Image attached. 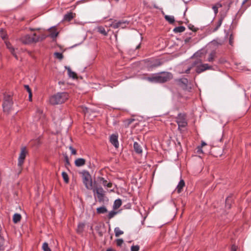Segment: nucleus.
Masks as SVG:
<instances>
[{
    "instance_id": "nucleus-6",
    "label": "nucleus",
    "mask_w": 251,
    "mask_h": 251,
    "mask_svg": "<svg viewBox=\"0 0 251 251\" xmlns=\"http://www.w3.org/2000/svg\"><path fill=\"white\" fill-rule=\"evenodd\" d=\"M12 105L13 102L10 96H5L2 104L4 112L9 113L11 110Z\"/></svg>"
},
{
    "instance_id": "nucleus-8",
    "label": "nucleus",
    "mask_w": 251,
    "mask_h": 251,
    "mask_svg": "<svg viewBox=\"0 0 251 251\" xmlns=\"http://www.w3.org/2000/svg\"><path fill=\"white\" fill-rule=\"evenodd\" d=\"M5 43L7 48L9 50L11 53L17 60H18L19 57L18 56V54L20 52V50L17 48L15 49L9 42L5 41Z\"/></svg>"
},
{
    "instance_id": "nucleus-35",
    "label": "nucleus",
    "mask_w": 251,
    "mask_h": 251,
    "mask_svg": "<svg viewBox=\"0 0 251 251\" xmlns=\"http://www.w3.org/2000/svg\"><path fill=\"white\" fill-rule=\"evenodd\" d=\"M54 55L55 56V57L56 58L59 59V60H61L63 57L62 54L61 53L58 52H54Z\"/></svg>"
},
{
    "instance_id": "nucleus-45",
    "label": "nucleus",
    "mask_w": 251,
    "mask_h": 251,
    "mask_svg": "<svg viewBox=\"0 0 251 251\" xmlns=\"http://www.w3.org/2000/svg\"><path fill=\"white\" fill-rule=\"evenodd\" d=\"M4 238L0 235V247L3 245Z\"/></svg>"
},
{
    "instance_id": "nucleus-28",
    "label": "nucleus",
    "mask_w": 251,
    "mask_h": 251,
    "mask_svg": "<svg viewBox=\"0 0 251 251\" xmlns=\"http://www.w3.org/2000/svg\"><path fill=\"white\" fill-rule=\"evenodd\" d=\"M114 232L115 234L116 237H119L120 235L123 234L124 233V232L120 230V228L119 227H116L114 229Z\"/></svg>"
},
{
    "instance_id": "nucleus-49",
    "label": "nucleus",
    "mask_w": 251,
    "mask_h": 251,
    "mask_svg": "<svg viewBox=\"0 0 251 251\" xmlns=\"http://www.w3.org/2000/svg\"><path fill=\"white\" fill-rule=\"evenodd\" d=\"M236 251V246L234 245H233L231 248V251Z\"/></svg>"
},
{
    "instance_id": "nucleus-43",
    "label": "nucleus",
    "mask_w": 251,
    "mask_h": 251,
    "mask_svg": "<svg viewBox=\"0 0 251 251\" xmlns=\"http://www.w3.org/2000/svg\"><path fill=\"white\" fill-rule=\"evenodd\" d=\"M69 149L71 151V153L72 154H75L76 153L75 150L74 149L72 146L69 147Z\"/></svg>"
},
{
    "instance_id": "nucleus-29",
    "label": "nucleus",
    "mask_w": 251,
    "mask_h": 251,
    "mask_svg": "<svg viewBox=\"0 0 251 251\" xmlns=\"http://www.w3.org/2000/svg\"><path fill=\"white\" fill-rule=\"evenodd\" d=\"M122 205V201L120 199H117L115 201L113 207L115 208H118Z\"/></svg>"
},
{
    "instance_id": "nucleus-53",
    "label": "nucleus",
    "mask_w": 251,
    "mask_h": 251,
    "mask_svg": "<svg viewBox=\"0 0 251 251\" xmlns=\"http://www.w3.org/2000/svg\"><path fill=\"white\" fill-rule=\"evenodd\" d=\"M106 251H116L115 250H113V249L109 248Z\"/></svg>"
},
{
    "instance_id": "nucleus-12",
    "label": "nucleus",
    "mask_w": 251,
    "mask_h": 251,
    "mask_svg": "<svg viewBox=\"0 0 251 251\" xmlns=\"http://www.w3.org/2000/svg\"><path fill=\"white\" fill-rule=\"evenodd\" d=\"M118 138V134H113L110 136V142L116 148H118L119 145Z\"/></svg>"
},
{
    "instance_id": "nucleus-9",
    "label": "nucleus",
    "mask_w": 251,
    "mask_h": 251,
    "mask_svg": "<svg viewBox=\"0 0 251 251\" xmlns=\"http://www.w3.org/2000/svg\"><path fill=\"white\" fill-rule=\"evenodd\" d=\"M129 25V22L126 20H121L117 22H113L111 24V26L115 28H124Z\"/></svg>"
},
{
    "instance_id": "nucleus-20",
    "label": "nucleus",
    "mask_w": 251,
    "mask_h": 251,
    "mask_svg": "<svg viewBox=\"0 0 251 251\" xmlns=\"http://www.w3.org/2000/svg\"><path fill=\"white\" fill-rule=\"evenodd\" d=\"M21 215L19 213H15L13 217V222L15 224H17L21 221Z\"/></svg>"
},
{
    "instance_id": "nucleus-18",
    "label": "nucleus",
    "mask_w": 251,
    "mask_h": 251,
    "mask_svg": "<svg viewBox=\"0 0 251 251\" xmlns=\"http://www.w3.org/2000/svg\"><path fill=\"white\" fill-rule=\"evenodd\" d=\"M85 160L83 158H77L75 160V163L76 166L81 167L85 164Z\"/></svg>"
},
{
    "instance_id": "nucleus-37",
    "label": "nucleus",
    "mask_w": 251,
    "mask_h": 251,
    "mask_svg": "<svg viewBox=\"0 0 251 251\" xmlns=\"http://www.w3.org/2000/svg\"><path fill=\"white\" fill-rule=\"evenodd\" d=\"M231 201V197H228L226 200V206L228 208L230 207V205L229 204V202Z\"/></svg>"
},
{
    "instance_id": "nucleus-56",
    "label": "nucleus",
    "mask_w": 251,
    "mask_h": 251,
    "mask_svg": "<svg viewBox=\"0 0 251 251\" xmlns=\"http://www.w3.org/2000/svg\"><path fill=\"white\" fill-rule=\"evenodd\" d=\"M113 189L110 190V191H113Z\"/></svg>"
},
{
    "instance_id": "nucleus-34",
    "label": "nucleus",
    "mask_w": 251,
    "mask_h": 251,
    "mask_svg": "<svg viewBox=\"0 0 251 251\" xmlns=\"http://www.w3.org/2000/svg\"><path fill=\"white\" fill-rule=\"evenodd\" d=\"M46 38V36L44 34H42L41 36L36 35V40H38V42L44 40Z\"/></svg>"
},
{
    "instance_id": "nucleus-36",
    "label": "nucleus",
    "mask_w": 251,
    "mask_h": 251,
    "mask_svg": "<svg viewBox=\"0 0 251 251\" xmlns=\"http://www.w3.org/2000/svg\"><path fill=\"white\" fill-rule=\"evenodd\" d=\"M215 52H212L209 55V57L207 59V61L209 62H211L214 60V58L215 56Z\"/></svg>"
},
{
    "instance_id": "nucleus-15",
    "label": "nucleus",
    "mask_w": 251,
    "mask_h": 251,
    "mask_svg": "<svg viewBox=\"0 0 251 251\" xmlns=\"http://www.w3.org/2000/svg\"><path fill=\"white\" fill-rule=\"evenodd\" d=\"M44 117V115L43 114V111L42 110H41L39 108H37L36 110L35 116L34 118V122H37L40 119L43 118Z\"/></svg>"
},
{
    "instance_id": "nucleus-39",
    "label": "nucleus",
    "mask_w": 251,
    "mask_h": 251,
    "mask_svg": "<svg viewBox=\"0 0 251 251\" xmlns=\"http://www.w3.org/2000/svg\"><path fill=\"white\" fill-rule=\"evenodd\" d=\"M117 245L118 246H121L124 243V240L122 239H117L116 240Z\"/></svg>"
},
{
    "instance_id": "nucleus-26",
    "label": "nucleus",
    "mask_w": 251,
    "mask_h": 251,
    "mask_svg": "<svg viewBox=\"0 0 251 251\" xmlns=\"http://www.w3.org/2000/svg\"><path fill=\"white\" fill-rule=\"evenodd\" d=\"M223 20V18L221 17L218 21L216 27L211 31V32L217 31L218 28L221 26Z\"/></svg>"
},
{
    "instance_id": "nucleus-38",
    "label": "nucleus",
    "mask_w": 251,
    "mask_h": 251,
    "mask_svg": "<svg viewBox=\"0 0 251 251\" xmlns=\"http://www.w3.org/2000/svg\"><path fill=\"white\" fill-rule=\"evenodd\" d=\"M117 214V212L114 211H110L108 215V217L109 219H111L113 217H114V216Z\"/></svg>"
},
{
    "instance_id": "nucleus-25",
    "label": "nucleus",
    "mask_w": 251,
    "mask_h": 251,
    "mask_svg": "<svg viewBox=\"0 0 251 251\" xmlns=\"http://www.w3.org/2000/svg\"><path fill=\"white\" fill-rule=\"evenodd\" d=\"M164 18L169 23L173 24L175 22V18L173 16L165 15Z\"/></svg>"
},
{
    "instance_id": "nucleus-41",
    "label": "nucleus",
    "mask_w": 251,
    "mask_h": 251,
    "mask_svg": "<svg viewBox=\"0 0 251 251\" xmlns=\"http://www.w3.org/2000/svg\"><path fill=\"white\" fill-rule=\"evenodd\" d=\"M139 250V247L137 245L132 246L131 248V251H138Z\"/></svg>"
},
{
    "instance_id": "nucleus-30",
    "label": "nucleus",
    "mask_w": 251,
    "mask_h": 251,
    "mask_svg": "<svg viewBox=\"0 0 251 251\" xmlns=\"http://www.w3.org/2000/svg\"><path fill=\"white\" fill-rule=\"evenodd\" d=\"M98 31L101 34H102L104 35H106L107 34V32L105 30L104 28L102 26H100L98 27Z\"/></svg>"
},
{
    "instance_id": "nucleus-46",
    "label": "nucleus",
    "mask_w": 251,
    "mask_h": 251,
    "mask_svg": "<svg viewBox=\"0 0 251 251\" xmlns=\"http://www.w3.org/2000/svg\"><path fill=\"white\" fill-rule=\"evenodd\" d=\"M189 28L193 31H196L198 29L196 28L194 25H189Z\"/></svg>"
},
{
    "instance_id": "nucleus-55",
    "label": "nucleus",
    "mask_w": 251,
    "mask_h": 251,
    "mask_svg": "<svg viewBox=\"0 0 251 251\" xmlns=\"http://www.w3.org/2000/svg\"><path fill=\"white\" fill-rule=\"evenodd\" d=\"M248 0H244V1H243V3H245Z\"/></svg>"
},
{
    "instance_id": "nucleus-5",
    "label": "nucleus",
    "mask_w": 251,
    "mask_h": 251,
    "mask_svg": "<svg viewBox=\"0 0 251 251\" xmlns=\"http://www.w3.org/2000/svg\"><path fill=\"white\" fill-rule=\"evenodd\" d=\"M20 40L24 44H29L38 42V40H36L35 33H34L32 35L28 34L24 35L20 38Z\"/></svg>"
},
{
    "instance_id": "nucleus-31",
    "label": "nucleus",
    "mask_w": 251,
    "mask_h": 251,
    "mask_svg": "<svg viewBox=\"0 0 251 251\" xmlns=\"http://www.w3.org/2000/svg\"><path fill=\"white\" fill-rule=\"evenodd\" d=\"M42 249L44 251H51V250L49 247L48 243L46 242H45L43 244Z\"/></svg>"
},
{
    "instance_id": "nucleus-11",
    "label": "nucleus",
    "mask_w": 251,
    "mask_h": 251,
    "mask_svg": "<svg viewBox=\"0 0 251 251\" xmlns=\"http://www.w3.org/2000/svg\"><path fill=\"white\" fill-rule=\"evenodd\" d=\"M26 153L27 151L25 147L23 148L21 150V153L18 158V165L19 166H21L23 164Z\"/></svg>"
},
{
    "instance_id": "nucleus-32",
    "label": "nucleus",
    "mask_w": 251,
    "mask_h": 251,
    "mask_svg": "<svg viewBox=\"0 0 251 251\" xmlns=\"http://www.w3.org/2000/svg\"><path fill=\"white\" fill-rule=\"evenodd\" d=\"M62 176L63 178L64 181L66 183H68L69 182V177H68L67 174L66 173H65V172H63L62 173Z\"/></svg>"
},
{
    "instance_id": "nucleus-33",
    "label": "nucleus",
    "mask_w": 251,
    "mask_h": 251,
    "mask_svg": "<svg viewBox=\"0 0 251 251\" xmlns=\"http://www.w3.org/2000/svg\"><path fill=\"white\" fill-rule=\"evenodd\" d=\"M84 226V225L83 224H79L77 226V232L78 233H81L83 229Z\"/></svg>"
},
{
    "instance_id": "nucleus-22",
    "label": "nucleus",
    "mask_w": 251,
    "mask_h": 251,
    "mask_svg": "<svg viewBox=\"0 0 251 251\" xmlns=\"http://www.w3.org/2000/svg\"><path fill=\"white\" fill-rule=\"evenodd\" d=\"M107 210L104 206H102L97 208V212L98 214H104L107 212Z\"/></svg>"
},
{
    "instance_id": "nucleus-1",
    "label": "nucleus",
    "mask_w": 251,
    "mask_h": 251,
    "mask_svg": "<svg viewBox=\"0 0 251 251\" xmlns=\"http://www.w3.org/2000/svg\"><path fill=\"white\" fill-rule=\"evenodd\" d=\"M173 77L171 73L169 72H161L154 74L151 76L147 77L146 79L151 82L164 83L170 80Z\"/></svg>"
},
{
    "instance_id": "nucleus-17",
    "label": "nucleus",
    "mask_w": 251,
    "mask_h": 251,
    "mask_svg": "<svg viewBox=\"0 0 251 251\" xmlns=\"http://www.w3.org/2000/svg\"><path fill=\"white\" fill-rule=\"evenodd\" d=\"M65 69L66 70H67V71H68V76L72 78L73 79H75V78H76V74L74 72H73L71 70V69L70 67L65 66Z\"/></svg>"
},
{
    "instance_id": "nucleus-48",
    "label": "nucleus",
    "mask_w": 251,
    "mask_h": 251,
    "mask_svg": "<svg viewBox=\"0 0 251 251\" xmlns=\"http://www.w3.org/2000/svg\"><path fill=\"white\" fill-rule=\"evenodd\" d=\"M0 31L1 32L0 33V36L3 40H4L6 38V35L3 34L2 29L0 30Z\"/></svg>"
},
{
    "instance_id": "nucleus-10",
    "label": "nucleus",
    "mask_w": 251,
    "mask_h": 251,
    "mask_svg": "<svg viewBox=\"0 0 251 251\" xmlns=\"http://www.w3.org/2000/svg\"><path fill=\"white\" fill-rule=\"evenodd\" d=\"M176 123L179 128L186 126L187 123L185 118V115L184 114H179L176 117Z\"/></svg>"
},
{
    "instance_id": "nucleus-27",
    "label": "nucleus",
    "mask_w": 251,
    "mask_h": 251,
    "mask_svg": "<svg viewBox=\"0 0 251 251\" xmlns=\"http://www.w3.org/2000/svg\"><path fill=\"white\" fill-rule=\"evenodd\" d=\"M221 7H222V4L219 3H217L212 6V9L213 10L215 15L218 12V8Z\"/></svg>"
},
{
    "instance_id": "nucleus-51",
    "label": "nucleus",
    "mask_w": 251,
    "mask_h": 251,
    "mask_svg": "<svg viewBox=\"0 0 251 251\" xmlns=\"http://www.w3.org/2000/svg\"><path fill=\"white\" fill-rule=\"evenodd\" d=\"M229 42L230 45H232V39L231 38V36L230 37Z\"/></svg>"
},
{
    "instance_id": "nucleus-7",
    "label": "nucleus",
    "mask_w": 251,
    "mask_h": 251,
    "mask_svg": "<svg viewBox=\"0 0 251 251\" xmlns=\"http://www.w3.org/2000/svg\"><path fill=\"white\" fill-rule=\"evenodd\" d=\"M83 182L86 188L88 189L91 190L93 188L92 181L91 179V176L89 174L85 172L82 175Z\"/></svg>"
},
{
    "instance_id": "nucleus-2",
    "label": "nucleus",
    "mask_w": 251,
    "mask_h": 251,
    "mask_svg": "<svg viewBox=\"0 0 251 251\" xmlns=\"http://www.w3.org/2000/svg\"><path fill=\"white\" fill-rule=\"evenodd\" d=\"M193 67H196L195 71L198 74L211 68V67L207 64H202L201 60L200 59H197L195 61L192 62L190 65L188 66L187 69L185 70L184 73L187 74L189 73V71ZM182 73H184V72H182Z\"/></svg>"
},
{
    "instance_id": "nucleus-3",
    "label": "nucleus",
    "mask_w": 251,
    "mask_h": 251,
    "mask_svg": "<svg viewBox=\"0 0 251 251\" xmlns=\"http://www.w3.org/2000/svg\"><path fill=\"white\" fill-rule=\"evenodd\" d=\"M68 94L65 92H59L50 98V102L52 105H57L64 103L68 99Z\"/></svg>"
},
{
    "instance_id": "nucleus-24",
    "label": "nucleus",
    "mask_w": 251,
    "mask_h": 251,
    "mask_svg": "<svg viewBox=\"0 0 251 251\" xmlns=\"http://www.w3.org/2000/svg\"><path fill=\"white\" fill-rule=\"evenodd\" d=\"M185 29V27L183 26H180L176 27L174 29L173 31L175 33H180L183 32Z\"/></svg>"
},
{
    "instance_id": "nucleus-14",
    "label": "nucleus",
    "mask_w": 251,
    "mask_h": 251,
    "mask_svg": "<svg viewBox=\"0 0 251 251\" xmlns=\"http://www.w3.org/2000/svg\"><path fill=\"white\" fill-rule=\"evenodd\" d=\"M97 180L100 184H102L104 187L107 188H110L112 187V183L110 182H108L103 177H99L98 178Z\"/></svg>"
},
{
    "instance_id": "nucleus-40",
    "label": "nucleus",
    "mask_w": 251,
    "mask_h": 251,
    "mask_svg": "<svg viewBox=\"0 0 251 251\" xmlns=\"http://www.w3.org/2000/svg\"><path fill=\"white\" fill-rule=\"evenodd\" d=\"M81 108L82 112H83L84 114H86V113L88 112L89 109L87 107L82 106Z\"/></svg>"
},
{
    "instance_id": "nucleus-54",
    "label": "nucleus",
    "mask_w": 251,
    "mask_h": 251,
    "mask_svg": "<svg viewBox=\"0 0 251 251\" xmlns=\"http://www.w3.org/2000/svg\"><path fill=\"white\" fill-rule=\"evenodd\" d=\"M139 47H140V45H138V46L136 47V49H138V48H139Z\"/></svg>"
},
{
    "instance_id": "nucleus-52",
    "label": "nucleus",
    "mask_w": 251,
    "mask_h": 251,
    "mask_svg": "<svg viewBox=\"0 0 251 251\" xmlns=\"http://www.w3.org/2000/svg\"><path fill=\"white\" fill-rule=\"evenodd\" d=\"M29 94V100L30 101L31 100L32 93H28Z\"/></svg>"
},
{
    "instance_id": "nucleus-47",
    "label": "nucleus",
    "mask_w": 251,
    "mask_h": 251,
    "mask_svg": "<svg viewBox=\"0 0 251 251\" xmlns=\"http://www.w3.org/2000/svg\"><path fill=\"white\" fill-rule=\"evenodd\" d=\"M25 87L28 92V93H31V90L30 88H29V86L27 85H25Z\"/></svg>"
},
{
    "instance_id": "nucleus-23",
    "label": "nucleus",
    "mask_w": 251,
    "mask_h": 251,
    "mask_svg": "<svg viewBox=\"0 0 251 251\" xmlns=\"http://www.w3.org/2000/svg\"><path fill=\"white\" fill-rule=\"evenodd\" d=\"M74 18L73 14L72 12L68 13L64 16V20L67 21H71Z\"/></svg>"
},
{
    "instance_id": "nucleus-21",
    "label": "nucleus",
    "mask_w": 251,
    "mask_h": 251,
    "mask_svg": "<svg viewBox=\"0 0 251 251\" xmlns=\"http://www.w3.org/2000/svg\"><path fill=\"white\" fill-rule=\"evenodd\" d=\"M54 26H52V27H50L49 29H48V30H50L51 29H52L51 30V33L50 35V36L51 37V38H55L57 35H58V32L56 31L55 29L54 28Z\"/></svg>"
},
{
    "instance_id": "nucleus-13",
    "label": "nucleus",
    "mask_w": 251,
    "mask_h": 251,
    "mask_svg": "<svg viewBox=\"0 0 251 251\" xmlns=\"http://www.w3.org/2000/svg\"><path fill=\"white\" fill-rule=\"evenodd\" d=\"M180 85L184 89L190 91L191 89V86H188V80L187 78H182L179 80Z\"/></svg>"
},
{
    "instance_id": "nucleus-4",
    "label": "nucleus",
    "mask_w": 251,
    "mask_h": 251,
    "mask_svg": "<svg viewBox=\"0 0 251 251\" xmlns=\"http://www.w3.org/2000/svg\"><path fill=\"white\" fill-rule=\"evenodd\" d=\"M93 192L95 199H96V194L99 202H103L106 198L105 196V192L100 185L95 183L94 187H93Z\"/></svg>"
},
{
    "instance_id": "nucleus-44",
    "label": "nucleus",
    "mask_w": 251,
    "mask_h": 251,
    "mask_svg": "<svg viewBox=\"0 0 251 251\" xmlns=\"http://www.w3.org/2000/svg\"><path fill=\"white\" fill-rule=\"evenodd\" d=\"M197 152L198 153H203V151L202 150L201 147L198 146L197 147Z\"/></svg>"
},
{
    "instance_id": "nucleus-50",
    "label": "nucleus",
    "mask_w": 251,
    "mask_h": 251,
    "mask_svg": "<svg viewBox=\"0 0 251 251\" xmlns=\"http://www.w3.org/2000/svg\"><path fill=\"white\" fill-rule=\"evenodd\" d=\"M206 145V143L205 142L202 141L201 146L200 147H201V148H202V147L205 146Z\"/></svg>"
},
{
    "instance_id": "nucleus-16",
    "label": "nucleus",
    "mask_w": 251,
    "mask_h": 251,
    "mask_svg": "<svg viewBox=\"0 0 251 251\" xmlns=\"http://www.w3.org/2000/svg\"><path fill=\"white\" fill-rule=\"evenodd\" d=\"M134 151L137 153L140 154L142 152V149L139 143L135 142L133 144Z\"/></svg>"
},
{
    "instance_id": "nucleus-42",
    "label": "nucleus",
    "mask_w": 251,
    "mask_h": 251,
    "mask_svg": "<svg viewBox=\"0 0 251 251\" xmlns=\"http://www.w3.org/2000/svg\"><path fill=\"white\" fill-rule=\"evenodd\" d=\"M65 158V161L66 165H69L70 162L69 160V158L67 155H65L64 156Z\"/></svg>"
},
{
    "instance_id": "nucleus-19",
    "label": "nucleus",
    "mask_w": 251,
    "mask_h": 251,
    "mask_svg": "<svg viewBox=\"0 0 251 251\" xmlns=\"http://www.w3.org/2000/svg\"><path fill=\"white\" fill-rule=\"evenodd\" d=\"M184 185H185V182H184V180L182 179H181L179 181V182L178 184H177L176 188V190L177 191V192L178 193H179L181 192L182 189L183 188Z\"/></svg>"
}]
</instances>
